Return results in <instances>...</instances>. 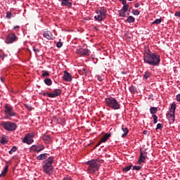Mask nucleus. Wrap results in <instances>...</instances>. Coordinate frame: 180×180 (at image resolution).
I'll return each mask as SVG.
<instances>
[{
	"mask_svg": "<svg viewBox=\"0 0 180 180\" xmlns=\"http://www.w3.org/2000/svg\"><path fill=\"white\" fill-rule=\"evenodd\" d=\"M143 61L149 65H153V67H158L160 65V62L161 61L160 56L157 53H153L150 49L145 51L143 53Z\"/></svg>",
	"mask_w": 180,
	"mask_h": 180,
	"instance_id": "f257e3e1",
	"label": "nucleus"
},
{
	"mask_svg": "<svg viewBox=\"0 0 180 180\" xmlns=\"http://www.w3.org/2000/svg\"><path fill=\"white\" fill-rule=\"evenodd\" d=\"M102 162H103V160H93L88 161L87 165H89V174H95L96 171H99V167Z\"/></svg>",
	"mask_w": 180,
	"mask_h": 180,
	"instance_id": "f03ea898",
	"label": "nucleus"
},
{
	"mask_svg": "<svg viewBox=\"0 0 180 180\" xmlns=\"http://www.w3.org/2000/svg\"><path fill=\"white\" fill-rule=\"evenodd\" d=\"M53 162H54L53 157H49L43 162V169L44 172L47 174V175H51V174H53Z\"/></svg>",
	"mask_w": 180,
	"mask_h": 180,
	"instance_id": "7ed1b4c3",
	"label": "nucleus"
},
{
	"mask_svg": "<svg viewBox=\"0 0 180 180\" xmlns=\"http://www.w3.org/2000/svg\"><path fill=\"white\" fill-rule=\"evenodd\" d=\"M105 103L108 108L114 109V110H117L120 109V104L117 102V100L115 98L110 97L105 98Z\"/></svg>",
	"mask_w": 180,
	"mask_h": 180,
	"instance_id": "20e7f679",
	"label": "nucleus"
},
{
	"mask_svg": "<svg viewBox=\"0 0 180 180\" xmlns=\"http://www.w3.org/2000/svg\"><path fill=\"white\" fill-rule=\"evenodd\" d=\"M0 126L7 130V131H15L16 129H18V125L16 124L7 121V122H1Z\"/></svg>",
	"mask_w": 180,
	"mask_h": 180,
	"instance_id": "39448f33",
	"label": "nucleus"
},
{
	"mask_svg": "<svg viewBox=\"0 0 180 180\" xmlns=\"http://www.w3.org/2000/svg\"><path fill=\"white\" fill-rule=\"evenodd\" d=\"M175 109H176V104L172 103L169 112L167 114V117L169 119V123L175 122Z\"/></svg>",
	"mask_w": 180,
	"mask_h": 180,
	"instance_id": "423d86ee",
	"label": "nucleus"
},
{
	"mask_svg": "<svg viewBox=\"0 0 180 180\" xmlns=\"http://www.w3.org/2000/svg\"><path fill=\"white\" fill-rule=\"evenodd\" d=\"M4 113L6 116L13 117V116H16V112L13 111V107L9 104H5L4 105Z\"/></svg>",
	"mask_w": 180,
	"mask_h": 180,
	"instance_id": "0eeeda50",
	"label": "nucleus"
},
{
	"mask_svg": "<svg viewBox=\"0 0 180 180\" xmlns=\"http://www.w3.org/2000/svg\"><path fill=\"white\" fill-rule=\"evenodd\" d=\"M106 9L101 8L99 12H97V15H95L94 19L98 22H102L105 18H106Z\"/></svg>",
	"mask_w": 180,
	"mask_h": 180,
	"instance_id": "6e6552de",
	"label": "nucleus"
},
{
	"mask_svg": "<svg viewBox=\"0 0 180 180\" xmlns=\"http://www.w3.org/2000/svg\"><path fill=\"white\" fill-rule=\"evenodd\" d=\"M34 137V134H27L24 139H22V142L26 144H32L33 143V138Z\"/></svg>",
	"mask_w": 180,
	"mask_h": 180,
	"instance_id": "1a4fd4ad",
	"label": "nucleus"
},
{
	"mask_svg": "<svg viewBox=\"0 0 180 180\" xmlns=\"http://www.w3.org/2000/svg\"><path fill=\"white\" fill-rule=\"evenodd\" d=\"M16 40H18V37L15 34H9L6 37V43L11 44V43H13Z\"/></svg>",
	"mask_w": 180,
	"mask_h": 180,
	"instance_id": "9d476101",
	"label": "nucleus"
},
{
	"mask_svg": "<svg viewBox=\"0 0 180 180\" xmlns=\"http://www.w3.org/2000/svg\"><path fill=\"white\" fill-rule=\"evenodd\" d=\"M62 91L59 89H56L51 94H49V98H57L61 95Z\"/></svg>",
	"mask_w": 180,
	"mask_h": 180,
	"instance_id": "9b49d317",
	"label": "nucleus"
},
{
	"mask_svg": "<svg viewBox=\"0 0 180 180\" xmlns=\"http://www.w3.org/2000/svg\"><path fill=\"white\" fill-rule=\"evenodd\" d=\"M127 11H129V8H126V7L122 8L121 10L118 11L119 16H120V18H127V16H129V13L127 14L126 13Z\"/></svg>",
	"mask_w": 180,
	"mask_h": 180,
	"instance_id": "f8f14e48",
	"label": "nucleus"
},
{
	"mask_svg": "<svg viewBox=\"0 0 180 180\" xmlns=\"http://www.w3.org/2000/svg\"><path fill=\"white\" fill-rule=\"evenodd\" d=\"M76 53L79 54V56H89V50L82 48L77 49Z\"/></svg>",
	"mask_w": 180,
	"mask_h": 180,
	"instance_id": "ddd939ff",
	"label": "nucleus"
},
{
	"mask_svg": "<svg viewBox=\"0 0 180 180\" xmlns=\"http://www.w3.org/2000/svg\"><path fill=\"white\" fill-rule=\"evenodd\" d=\"M140 158L139 160V164H143L144 161H146V159L147 158V152H143V150L140 151Z\"/></svg>",
	"mask_w": 180,
	"mask_h": 180,
	"instance_id": "4468645a",
	"label": "nucleus"
},
{
	"mask_svg": "<svg viewBox=\"0 0 180 180\" xmlns=\"http://www.w3.org/2000/svg\"><path fill=\"white\" fill-rule=\"evenodd\" d=\"M63 79L64 81H67L68 82H71V81H72V77H71V74H70L67 71H64Z\"/></svg>",
	"mask_w": 180,
	"mask_h": 180,
	"instance_id": "2eb2a0df",
	"label": "nucleus"
},
{
	"mask_svg": "<svg viewBox=\"0 0 180 180\" xmlns=\"http://www.w3.org/2000/svg\"><path fill=\"white\" fill-rule=\"evenodd\" d=\"M62 6H66V8H71L72 6V2L70 0H61Z\"/></svg>",
	"mask_w": 180,
	"mask_h": 180,
	"instance_id": "dca6fc26",
	"label": "nucleus"
},
{
	"mask_svg": "<svg viewBox=\"0 0 180 180\" xmlns=\"http://www.w3.org/2000/svg\"><path fill=\"white\" fill-rule=\"evenodd\" d=\"M43 36L48 40H51L53 39V34L50 31L44 32Z\"/></svg>",
	"mask_w": 180,
	"mask_h": 180,
	"instance_id": "f3484780",
	"label": "nucleus"
},
{
	"mask_svg": "<svg viewBox=\"0 0 180 180\" xmlns=\"http://www.w3.org/2000/svg\"><path fill=\"white\" fill-rule=\"evenodd\" d=\"M32 151H35L36 153H40V151H43L44 150V146H33L32 147Z\"/></svg>",
	"mask_w": 180,
	"mask_h": 180,
	"instance_id": "a211bd4d",
	"label": "nucleus"
},
{
	"mask_svg": "<svg viewBox=\"0 0 180 180\" xmlns=\"http://www.w3.org/2000/svg\"><path fill=\"white\" fill-rule=\"evenodd\" d=\"M42 140L46 143V144H49V143L51 141V137L49 135H44Z\"/></svg>",
	"mask_w": 180,
	"mask_h": 180,
	"instance_id": "6ab92c4d",
	"label": "nucleus"
},
{
	"mask_svg": "<svg viewBox=\"0 0 180 180\" xmlns=\"http://www.w3.org/2000/svg\"><path fill=\"white\" fill-rule=\"evenodd\" d=\"M112 134H105L100 140L101 143H106V141L109 139Z\"/></svg>",
	"mask_w": 180,
	"mask_h": 180,
	"instance_id": "aec40b11",
	"label": "nucleus"
},
{
	"mask_svg": "<svg viewBox=\"0 0 180 180\" xmlns=\"http://www.w3.org/2000/svg\"><path fill=\"white\" fill-rule=\"evenodd\" d=\"M47 153H42L37 157V159L39 161H41L43 160H46L47 158Z\"/></svg>",
	"mask_w": 180,
	"mask_h": 180,
	"instance_id": "412c9836",
	"label": "nucleus"
},
{
	"mask_svg": "<svg viewBox=\"0 0 180 180\" xmlns=\"http://www.w3.org/2000/svg\"><path fill=\"white\" fill-rule=\"evenodd\" d=\"M122 130L124 131V134L122 135V137H126V135L129 134V129H127V127H124V126L122 125Z\"/></svg>",
	"mask_w": 180,
	"mask_h": 180,
	"instance_id": "4be33fe9",
	"label": "nucleus"
},
{
	"mask_svg": "<svg viewBox=\"0 0 180 180\" xmlns=\"http://www.w3.org/2000/svg\"><path fill=\"white\" fill-rule=\"evenodd\" d=\"M136 21V18H134V17L129 15L127 19V22L128 23H134V22Z\"/></svg>",
	"mask_w": 180,
	"mask_h": 180,
	"instance_id": "5701e85b",
	"label": "nucleus"
},
{
	"mask_svg": "<svg viewBox=\"0 0 180 180\" xmlns=\"http://www.w3.org/2000/svg\"><path fill=\"white\" fill-rule=\"evenodd\" d=\"M44 82L46 84V85H48V86H51L52 85L53 82H51V79L46 78L44 80Z\"/></svg>",
	"mask_w": 180,
	"mask_h": 180,
	"instance_id": "b1692460",
	"label": "nucleus"
},
{
	"mask_svg": "<svg viewBox=\"0 0 180 180\" xmlns=\"http://www.w3.org/2000/svg\"><path fill=\"white\" fill-rule=\"evenodd\" d=\"M150 112L151 115H155V113H157V112H158V109L155 107H151L150 108Z\"/></svg>",
	"mask_w": 180,
	"mask_h": 180,
	"instance_id": "393cba45",
	"label": "nucleus"
},
{
	"mask_svg": "<svg viewBox=\"0 0 180 180\" xmlns=\"http://www.w3.org/2000/svg\"><path fill=\"white\" fill-rule=\"evenodd\" d=\"M123 7L122 8H125L126 9H129V8H130V6L127 4V1H121Z\"/></svg>",
	"mask_w": 180,
	"mask_h": 180,
	"instance_id": "a878e982",
	"label": "nucleus"
},
{
	"mask_svg": "<svg viewBox=\"0 0 180 180\" xmlns=\"http://www.w3.org/2000/svg\"><path fill=\"white\" fill-rule=\"evenodd\" d=\"M150 75H151V72H148V71H146V72H145V74L143 75V78H144L145 79H147L148 78H150Z\"/></svg>",
	"mask_w": 180,
	"mask_h": 180,
	"instance_id": "bb28decb",
	"label": "nucleus"
},
{
	"mask_svg": "<svg viewBox=\"0 0 180 180\" xmlns=\"http://www.w3.org/2000/svg\"><path fill=\"white\" fill-rule=\"evenodd\" d=\"M129 91H130L131 93L134 94V92H137V88H136V86H131L129 87Z\"/></svg>",
	"mask_w": 180,
	"mask_h": 180,
	"instance_id": "cd10ccee",
	"label": "nucleus"
},
{
	"mask_svg": "<svg viewBox=\"0 0 180 180\" xmlns=\"http://www.w3.org/2000/svg\"><path fill=\"white\" fill-rule=\"evenodd\" d=\"M131 167H133V166L129 165V166H127L126 167H124L122 169V171H124V172H129V171L131 169Z\"/></svg>",
	"mask_w": 180,
	"mask_h": 180,
	"instance_id": "c85d7f7f",
	"label": "nucleus"
},
{
	"mask_svg": "<svg viewBox=\"0 0 180 180\" xmlns=\"http://www.w3.org/2000/svg\"><path fill=\"white\" fill-rule=\"evenodd\" d=\"M161 22H162V20H161V18L159 19H156L155 21H153L152 22L153 25H160V23H161Z\"/></svg>",
	"mask_w": 180,
	"mask_h": 180,
	"instance_id": "c756f323",
	"label": "nucleus"
},
{
	"mask_svg": "<svg viewBox=\"0 0 180 180\" xmlns=\"http://www.w3.org/2000/svg\"><path fill=\"white\" fill-rule=\"evenodd\" d=\"M0 143L1 144H6V143H8V139H6V138H5L4 136H2Z\"/></svg>",
	"mask_w": 180,
	"mask_h": 180,
	"instance_id": "7c9ffc66",
	"label": "nucleus"
},
{
	"mask_svg": "<svg viewBox=\"0 0 180 180\" xmlns=\"http://www.w3.org/2000/svg\"><path fill=\"white\" fill-rule=\"evenodd\" d=\"M8 166H6V167H4V171L1 172L3 176H5V175H6V174L8 173Z\"/></svg>",
	"mask_w": 180,
	"mask_h": 180,
	"instance_id": "2f4dec72",
	"label": "nucleus"
},
{
	"mask_svg": "<svg viewBox=\"0 0 180 180\" xmlns=\"http://www.w3.org/2000/svg\"><path fill=\"white\" fill-rule=\"evenodd\" d=\"M132 15H134L135 16H139L140 15V11L139 10H132Z\"/></svg>",
	"mask_w": 180,
	"mask_h": 180,
	"instance_id": "473e14b6",
	"label": "nucleus"
},
{
	"mask_svg": "<svg viewBox=\"0 0 180 180\" xmlns=\"http://www.w3.org/2000/svg\"><path fill=\"white\" fill-rule=\"evenodd\" d=\"M42 77H50V73L49 71L44 70L42 71Z\"/></svg>",
	"mask_w": 180,
	"mask_h": 180,
	"instance_id": "72a5a7b5",
	"label": "nucleus"
},
{
	"mask_svg": "<svg viewBox=\"0 0 180 180\" xmlns=\"http://www.w3.org/2000/svg\"><path fill=\"white\" fill-rule=\"evenodd\" d=\"M153 118L154 124H157V122H158V117H157L155 115H153Z\"/></svg>",
	"mask_w": 180,
	"mask_h": 180,
	"instance_id": "f704fd0d",
	"label": "nucleus"
},
{
	"mask_svg": "<svg viewBox=\"0 0 180 180\" xmlns=\"http://www.w3.org/2000/svg\"><path fill=\"white\" fill-rule=\"evenodd\" d=\"M17 150L18 148H16V146H13L8 153L9 154H13V153H15Z\"/></svg>",
	"mask_w": 180,
	"mask_h": 180,
	"instance_id": "c9c22d12",
	"label": "nucleus"
},
{
	"mask_svg": "<svg viewBox=\"0 0 180 180\" xmlns=\"http://www.w3.org/2000/svg\"><path fill=\"white\" fill-rule=\"evenodd\" d=\"M6 18H7V19H11L12 18V13L7 12L6 13Z\"/></svg>",
	"mask_w": 180,
	"mask_h": 180,
	"instance_id": "e433bc0d",
	"label": "nucleus"
},
{
	"mask_svg": "<svg viewBox=\"0 0 180 180\" xmlns=\"http://www.w3.org/2000/svg\"><path fill=\"white\" fill-rule=\"evenodd\" d=\"M162 124H157V127H156V130H161V129H162Z\"/></svg>",
	"mask_w": 180,
	"mask_h": 180,
	"instance_id": "4c0bfd02",
	"label": "nucleus"
},
{
	"mask_svg": "<svg viewBox=\"0 0 180 180\" xmlns=\"http://www.w3.org/2000/svg\"><path fill=\"white\" fill-rule=\"evenodd\" d=\"M133 169H135L136 171H140V169H141V166H134Z\"/></svg>",
	"mask_w": 180,
	"mask_h": 180,
	"instance_id": "58836bf2",
	"label": "nucleus"
},
{
	"mask_svg": "<svg viewBox=\"0 0 180 180\" xmlns=\"http://www.w3.org/2000/svg\"><path fill=\"white\" fill-rule=\"evenodd\" d=\"M56 46H57L58 49H61V47H63V42H61V41L58 42Z\"/></svg>",
	"mask_w": 180,
	"mask_h": 180,
	"instance_id": "ea45409f",
	"label": "nucleus"
},
{
	"mask_svg": "<svg viewBox=\"0 0 180 180\" xmlns=\"http://www.w3.org/2000/svg\"><path fill=\"white\" fill-rule=\"evenodd\" d=\"M33 51L35 53V54H37V53H39V51H40L39 50V49H36V47H33Z\"/></svg>",
	"mask_w": 180,
	"mask_h": 180,
	"instance_id": "a19ab883",
	"label": "nucleus"
},
{
	"mask_svg": "<svg viewBox=\"0 0 180 180\" xmlns=\"http://www.w3.org/2000/svg\"><path fill=\"white\" fill-rule=\"evenodd\" d=\"M97 79L98 81H100V82H102V81H103V79H102V77H101V75L97 76Z\"/></svg>",
	"mask_w": 180,
	"mask_h": 180,
	"instance_id": "79ce46f5",
	"label": "nucleus"
},
{
	"mask_svg": "<svg viewBox=\"0 0 180 180\" xmlns=\"http://www.w3.org/2000/svg\"><path fill=\"white\" fill-rule=\"evenodd\" d=\"M25 108H27V110H32V106L29 105H25Z\"/></svg>",
	"mask_w": 180,
	"mask_h": 180,
	"instance_id": "37998d69",
	"label": "nucleus"
},
{
	"mask_svg": "<svg viewBox=\"0 0 180 180\" xmlns=\"http://www.w3.org/2000/svg\"><path fill=\"white\" fill-rule=\"evenodd\" d=\"M174 15H175V16L180 18V11H176Z\"/></svg>",
	"mask_w": 180,
	"mask_h": 180,
	"instance_id": "c03bdc74",
	"label": "nucleus"
},
{
	"mask_svg": "<svg viewBox=\"0 0 180 180\" xmlns=\"http://www.w3.org/2000/svg\"><path fill=\"white\" fill-rule=\"evenodd\" d=\"M176 101H177V102H180V94H177L176 95Z\"/></svg>",
	"mask_w": 180,
	"mask_h": 180,
	"instance_id": "a18cd8bd",
	"label": "nucleus"
},
{
	"mask_svg": "<svg viewBox=\"0 0 180 180\" xmlns=\"http://www.w3.org/2000/svg\"><path fill=\"white\" fill-rule=\"evenodd\" d=\"M49 94H51V93L44 92V93L42 94V95H43L44 96H46V95H47L48 97H49Z\"/></svg>",
	"mask_w": 180,
	"mask_h": 180,
	"instance_id": "49530a36",
	"label": "nucleus"
},
{
	"mask_svg": "<svg viewBox=\"0 0 180 180\" xmlns=\"http://www.w3.org/2000/svg\"><path fill=\"white\" fill-rule=\"evenodd\" d=\"M82 71H83L84 75H86V69L83 68V69H82Z\"/></svg>",
	"mask_w": 180,
	"mask_h": 180,
	"instance_id": "de8ad7c7",
	"label": "nucleus"
},
{
	"mask_svg": "<svg viewBox=\"0 0 180 180\" xmlns=\"http://www.w3.org/2000/svg\"><path fill=\"white\" fill-rule=\"evenodd\" d=\"M140 6V4L139 3H136L135 4V8H139Z\"/></svg>",
	"mask_w": 180,
	"mask_h": 180,
	"instance_id": "09e8293b",
	"label": "nucleus"
},
{
	"mask_svg": "<svg viewBox=\"0 0 180 180\" xmlns=\"http://www.w3.org/2000/svg\"><path fill=\"white\" fill-rule=\"evenodd\" d=\"M143 134H146V135L148 134V131H143Z\"/></svg>",
	"mask_w": 180,
	"mask_h": 180,
	"instance_id": "8fccbe9b",
	"label": "nucleus"
},
{
	"mask_svg": "<svg viewBox=\"0 0 180 180\" xmlns=\"http://www.w3.org/2000/svg\"><path fill=\"white\" fill-rule=\"evenodd\" d=\"M101 143H103V142H101V139H100L99 142H98V144H97V147H98V146H101Z\"/></svg>",
	"mask_w": 180,
	"mask_h": 180,
	"instance_id": "3c124183",
	"label": "nucleus"
},
{
	"mask_svg": "<svg viewBox=\"0 0 180 180\" xmlns=\"http://www.w3.org/2000/svg\"><path fill=\"white\" fill-rule=\"evenodd\" d=\"M16 29H19V26H15V27H14V30H16Z\"/></svg>",
	"mask_w": 180,
	"mask_h": 180,
	"instance_id": "603ef678",
	"label": "nucleus"
},
{
	"mask_svg": "<svg viewBox=\"0 0 180 180\" xmlns=\"http://www.w3.org/2000/svg\"><path fill=\"white\" fill-rule=\"evenodd\" d=\"M2 176H4V174H2V173L0 174V178H2Z\"/></svg>",
	"mask_w": 180,
	"mask_h": 180,
	"instance_id": "864d4df0",
	"label": "nucleus"
},
{
	"mask_svg": "<svg viewBox=\"0 0 180 180\" xmlns=\"http://www.w3.org/2000/svg\"><path fill=\"white\" fill-rule=\"evenodd\" d=\"M1 80L2 81V82H4V77H1Z\"/></svg>",
	"mask_w": 180,
	"mask_h": 180,
	"instance_id": "5fc2aeb1",
	"label": "nucleus"
},
{
	"mask_svg": "<svg viewBox=\"0 0 180 180\" xmlns=\"http://www.w3.org/2000/svg\"><path fill=\"white\" fill-rule=\"evenodd\" d=\"M120 2H121V1H126V0H120Z\"/></svg>",
	"mask_w": 180,
	"mask_h": 180,
	"instance_id": "6e6d98bb",
	"label": "nucleus"
},
{
	"mask_svg": "<svg viewBox=\"0 0 180 180\" xmlns=\"http://www.w3.org/2000/svg\"><path fill=\"white\" fill-rule=\"evenodd\" d=\"M129 1H134V0H129Z\"/></svg>",
	"mask_w": 180,
	"mask_h": 180,
	"instance_id": "4d7b16f0",
	"label": "nucleus"
},
{
	"mask_svg": "<svg viewBox=\"0 0 180 180\" xmlns=\"http://www.w3.org/2000/svg\"><path fill=\"white\" fill-rule=\"evenodd\" d=\"M129 12H130V8L129 9Z\"/></svg>",
	"mask_w": 180,
	"mask_h": 180,
	"instance_id": "13d9d810",
	"label": "nucleus"
}]
</instances>
